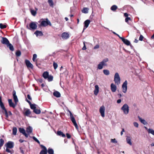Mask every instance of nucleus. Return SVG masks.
<instances>
[{
	"instance_id": "64",
	"label": "nucleus",
	"mask_w": 154,
	"mask_h": 154,
	"mask_svg": "<svg viewBox=\"0 0 154 154\" xmlns=\"http://www.w3.org/2000/svg\"><path fill=\"white\" fill-rule=\"evenodd\" d=\"M19 141L21 143H22L24 141H25V140H22L21 139H20L19 140Z\"/></svg>"
},
{
	"instance_id": "40",
	"label": "nucleus",
	"mask_w": 154,
	"mask_h": 154,
	"mask_svg": "<svg viewBox=\"0 0 154 154\" xmlns=\"http://www.w3.org/2000/svg\"><path fill=\"white\" fill-rule=\"evenodd\" d=\"M6 151L8 152H9L11 154H12L14 153L13 150H10L8 148H6Z\"/></svg>"
},
{
	"instance_id": "51",
	"label": "nucleus",
	"mask_w": 154,
	"mask_h": 154,
	"mask_svg": "<svg viewBox=\"0 0 154 154\" xmlns=\"http://www.w3.org/2000/svg\"><path fill=\"white\" fill-rule=\"evenodd\" d=\"M85 43H87V42H83L84 46L82 48V49L83 50H85L86 49V47L85 44Z\"/></svg>"
},
{
	"instance_id": "3",
	"label": "nucleus",
	"mask_w": 154,
	"mask_h": 154,
	"mask_svg": "<svg viewBox=\"0 0 154 154\" xmlns=\"http://www.w3.org/2000/svg\"><path fill=\"white\" fill-rule=\"evenodd\" d=\"M68 111L69 113L70 118L71 121H72V122L74 124L75 128L77 129H78V125L76 122L75 119L72 113L70 110H68Z\"/></svg>"
},
{
	"instance_id": "59",
	"label": "nucleus",
	"mask_w": 154,
	"mask_h": 154,
	"mask_svg": "<svg viewBox=\"0 0 154 154\" xmlns=\"http://www.w3.org/2000/svg\"><path fill=\"white\" fill-rule=\"evenodd\" d=\"M124 16L125 17H126V18L127 17H128V14L127 13H124Z\"/></svg>"
},
{
	"instance_id": "27",
	"label": "nucleus",
	"mask_w": 154,
	"mask_h": 154,
	"mask_svg": "<svg viewBox=\"0 0 154 154\" xmlns=\"http://www.w3.org/2000/svg\"><path fill=\"white\" fill-rule=\"evenodd\" d=\"M49 76L48 72L47 71L44 72L43 74V76L45 79H47Z\"/></svg>"
},
{
	"instance_id": "47",
	"label": "nucleus",
	"mask_w": 154,
	"mask_h": 154,
	"mask_svg": "<svg viewBox=\"0 0 154 154\" xmlns=\"http://www.w3.org/2000/svg\"><path fill=\"white\" fill-rule=\"evenodd\" d=\"M40 146L42 147V148H43V149L42 150H43L44 151H47V149L46 148L44 145H41Z\"/></svg>"
},
{
	"instance_id": "20",
	"label": "nucleus",
	"mask_w": 154,
	"mask_h": 154,
	"mask_svg": "<svg viewBox=\"0 0 154 154\" xmlns=\"http://www.w3.org/2000/svg\"><path fill=\"white\" fill-rule=\"evenodd\" d=\"M32 131V128L31 126H28L26 128V132L28 133L27 134H30Z\"/></svg>"
},
{
	"instance_id": "10",
	"label": "nucleus",
	"mask_w": 154,
	"mask_h": 154,
	"mask_svg": "<svg viewBox=\"0 0 154 154\" xmlns=\"http://www.w3.org/2000/svg\"><path fill=\"white\" fill-rule=\"evenodd\" d=\"M2 39L1 41V43L4 45H7L10 42L8 39L5 37H2Z\"/></svg>"
},
{
	"instance_id": "50",
	"label": "nucleus",
	"mask_w": 154,
	"mask_h": 154,
	"mask_svg": "<svg viewBox=\"0 0 154 154\" xmlns=\"http://www.w3.org/2000/svg\"><path fill=\"white\" fill-rule=\"evenodd\" d=\"M111 142L112 143H116L117 142V141L115 139H112L111 140Z\"/></svg>"
},
{
	"instance_id": "16",
	"label": "nucleus",
	"mask_w": 154,
	"mask_h": 154,
	"mask_svg": "<svg viewBox=\"0 0 154 154\" xmlns=\"http://www.w3.org/2000/svg\"><path fill=\"white\" fill-rule=\"evenodd\" d=\"M8 102L9 106L13 108H14L17 104V103H13L11 99H8Z\"/></svg>"
},
{
	"instance_id": "6",
	"label": "nucleus",
	"mask_w": 154,
	"mask_h": 154,
	"mask_svg": "<svg viewBox=\"0 0 154 154\" xmlns=\"http://www.w3.org/2000/svg\"><path fill=\"white\" fill-rule=\"evenodd\" d=\"M26 27L28 29H35L37 28V23L36 22H32L31 23L29 24L30 28H29L28 25Z\"/></svg>"
},
{
	"instance_id": "15",
	"label": "nucleus",
	"mask_w": 154,
	"mask_h": 154,
	"mask_svg": "<svg viewBox=\"0 0 154 154\" xmlns=\"http://www.w3.org/2000/svg\"><path fill=\"white\" fill-rule=\"evenodd\" d=\"M61 37L63 39H66L69 38V35L68 33L64 32L62 34Z\"/></svg>"
},
{
	"instance_id": "54",
	"label": "nucleus",
	"mask_w": 154,
	"mask_h": 154,
	"mask_svg": "<svg viewBox=\"0 0 154 154\" xmlns=\"http://www.w3.org/2000/svg\"><path fill=\"white\" fill-rule=\"evenodd\" d=\"M131 20V18L130 17H127L125 19V21L126 23H128V20Z\"/></svg>"
},
{
	"instance_id": "56",
	"label": "nucleus",
	"mask_w": 154,
	"mask_h": 154,
	"mask_svg": "<svg viewBox=\"0 0 154 154\" xmlns=\"http://www.w3.org/2000/svg\"><path fill=\"white\" fill-rule=\"evenodd\" d=\"M66 137L68 138L69 139V138H70L71 136L68 133H66Z\"/></svg>"
},
{
	"instance_id": "49",
	"label": "nucleus",
	"mask_w": 154,
	"mask_h": 154,
	"mask_svg": "<svg viewBox=\"0 0 154 154\" xmlns=\"http://www.w3.org/2000/svg\"><path fill=\"white\" fill-rule=\"evenodd\" d=\"M47 151H44L43 150H42L40 153L39 154H47Z\"/></svg>"
},
{
	"instance_id": "61",
	"label": "nucleus",
	"mask_w": 154,
	"mask_h": 154,
	"mask_svg": "<svg viewBox=\"0 0 154 154\" xmlns=\"http://www.w3.org/2000/svg\"><path fill=\"white\" fill-rule=\"evenodd\" d=\"M27 98H28L29 99V100H31V99H31V97H30V95L29 94H28V95H27Z\"/></svg>"
},
{
	"instance_id": "25",
	"label": "nucleus",
	"mask_w": 154,
	"mask_h": 154,
	"mask_svg": "<svg viewBox=\"0 0 154 154\" xmlns=\"http://www.w3.org/2000/svg\"><path fill=\"white\" fill-rule=\"evenodd\" d=\"M34 34L36 35L37 36H42L43 35L42 32L41 31L36 30L34 33Z\"/></svg>"
},
{
	"instance_id": "57",
	"label": "nucleus",
	"mask_w": 154,
	"mask_h": 154,
	"mask_svg": "<svg viewBox=\"0 0 154 154\" xmlns=\"http://www.w3.org/2000/svg\"><path fill=\"white\" fill-rule=\"evenodd\" d=\"M125 131V130L124 128H122V131L121 132V135L122 136L123 134V132Z\"/></svg>"
},
{
	"instance_id": "60",
	"label": "nucleus",
	"mask_w": 154,
	"mask_h": 154,
	"mask_svg": "<svg viewBox=\"0 0 154 154\" xmlns=\"http://www.w3.org/2000/svg\"><path fill=\"white\" fill-rule=\"evenodd\" d=\"M121 99H118L117 101V102L118 103H120L121 102Z\"/></svg>"
},
{
	"instance_id": "5",
	"label": "nucleus",
	"mask_w": 154,
	"mask_h": 154,
	"mask_svg": "<svg viewBox=\"0 0 154 154\" xmlns=\"http://www.w3.org/2000/svg\"><path fill=\"white\" fill-rule=\"evenodd\" d=\"M0 106L2 110H3L4 111L5 114V116L6 118H8V112L6 109L2 101V98L0 96Z\"/></svg>"
},
{
	"instance_id": "46",
	"label": "nucleus",
	"mask_w": 154,
	"mask_h": 154,
	"mask_svg": "<svg viewBox=\"0 0 154 154\" xmlns=\"http://www.w3.org/2000/svg\"><path fill=\"white\" fill-rule=\"evenodd\" d=\"M40 146L42 147V148H43V149L42 150H43L44 151H47V149L46 148L44 145H41Z\"/></svg>"
},
{
	"instance_id": "43",
	"label": "nucleus",
	"mask_w": 154,
	"mask_h": 154,
	"mask_svg": "<svg viewBox=\"0 0 154 154\" xmlns=\"http://www.w3.org/2000/svg\"><path fill=\"white\" fill-rule=\"evenodd\" d=\"M32 138L38 143L40 144V142L35 137L33 136L32 137Z\"/></svg>"
},
{
	"instance_id": "39",
	"label": "nucleus",
	"mask_w": 154,
	"mask_h": 154,
	"mask_svg": "<svg viewBox=\"0 0 154 154\" xmlns=\"http://www.w3.org/2000/svg\"><path fill=\"white\" fill-rule=\"evenodd\" d=\"M36 105L35 104H32L31 105H30V107L31 109L33 110V111L34 110V109H35L36 107Z\"/></svg>"
},
{
	"instance_id": "23",
	"label": "nucleus",
	"mask_w": 154,
	"mask_h": 154,
	"mask_svg": "<svg viewBox=\"0 0 154 154\" xmlns=\"http://www.w3.org/2000/svg\"><path fill=\"white\" fill-rule=\"evenodd\" d=\"M138 118L140 122L144 125L147 124V122L144 119L141 118L140 116H138Z\"/></svg>"
},
{
	"instance_id": "33",
	"label": "nucleus",
	"mask_w": 154,
	"mask_h": 154,
	"mask_svg": "<svg viewBox=\"0 0 154 154\" xmlns=\"http://www.w3.org/2000/svg\"><path fill=\"white\" fill-rule=\"evenodd\" d=\"M48 2L50 6L53 7L54 4L52 0H48Z\"/></svg>"
},
{
	"instance_id": "35",
	"label": "nucleus",
	"mask_w": 154,
	"mask_h": 154,
	"mask_svg": "<svg viewBox=\"0 0 154 154\" xmlns=\"http://www.w3.org/2000/svg\"><path fill=\"white\" fill-rule=\"evenodd\" d=\"M17 128L15 127H14L12 129V133L14 135H16L17 134Z\"/></svg>"
},
{
	"instance_id": "29",
	"label": "nucleus",
	"mask_w": 154,
	"mask_h": 154,
	"mask_svg": "<svg viewBox=\"0 0 154 154\" xmlns=\"http://www.w3.org/2000/svg\"><path fill=\"white\" fill-rule=\"evenodd\" d=\"M53 95L57 97H59L60 96V93L57 91L54 92L53 93Z\"/></svg>"
},
{
	"instance_id": "22",
	"label": "nucleus",
	"mask_w": 154,
	"mask_h": 154,
	"mask_svg": "<svg viewBox=\"0 0 154 154\" xmlns=\"http://www.w3.org/2000/svg\"><path fill=\"white\" fill-rule=\"evenodd\" d=\"M95 89L94 90V94L97 95L99 91V88L98 85H96L95 86Z\"/></svg>"
},
{
	"instance_id": "12",
	"label": "nucleus",
	"mask_w": 154,
	"mask_h": 154,
	"mask_svg": "<svg viewBox=\"0 0 154 154\" xmlns=\"http://www.w3.org/2000/svg\"><path fill=\"white\" fill-rule=\"evenodd\" d=\"M19 131L20 133H22L26 137H28V134L26 133L25 130L24 128H20L19 129Z\"/></svg>"
},
{
	"instance_id": "17",
	"label": "nucleus",
	"mask_w": 154,
	"mask_h": 154,
	"mask_svg": "<svg viewBox=\"0 0 154 154\" xmlns=\"http://www.w3.org/2000/svg\"><path fill=\"white\" fill-rule=\"evenodd\" d=\"M7 148H12L14 147V143L11 141H9L7 143Z\"/></svg>"
},
{
	"instance_id": "11",
	"label": "nucleus",
	"mask_w": 154,
	"mask_h": 154,
	"mask_svg": "<svg viewBox=\"0 0 154 154\" xmlns=\"http://www.w3.org/2000/svg\"><path fill=\"white\" fill-rule=\"evenodd\" d=\"M25 63L26 66L28 68L32 69L33 68V65L30 62L27 60H26L25 61Z\"/></svg>"
},
{
	"instance_id": "52",
	"label": "nucleus",
	"mask_w": 154,
	"mask_h": 154,
	"mask_svg": "<svg viewBox=\"0 0 154 154\" xmlns=\"http://www.w3.org/2000/svg\"><path fill=\"white\" fill-rule=\"evenodd\" d=\"M134 125V126L136 128H138V124L137 122H134L133 123Z\"/></svg>"
},
{
	"instance_id": "41",
	"label": "nucleus",
	"mask_w": 154,
	"mask_h": 154,
	"mask_svg": "<svg viewBox=\"0 0 154 154\" xmlns=\"http://www.w3.org/2000/svg\"><path fill=\"white\" fill-rule=\"evenodd\" d=\"M53 76L52 75H49L48 78H47L49 82L51 81L53 79Z\"/></svg>"
},
{
	"instance_id": "38",
	"label": "nucleus",
	"mask_w": 154,
	"mask_h": 154,
	"mask_svg": "<svg viewBox=\"0 0 154 154\" xmlns=\"http://www.w3.org/2000/svg\"><path fill=\"white\" fill-rule=\"evenodd\" d=\"M104 74L106 75H108L109 74V71L107 69H104L103 71Z\"/></svg>"
},
{
	"instance_id": "42",
	"label": "nucleus",
	"mask_w": 154,
	"mask_h": 154,
	"mask_svg": "<svg viewBox=\"0 0 154 154\" xmlns=\"http://www.w3.org/2000/svg\"><path fill=\"white\" fill-rule=\"evenodd\" d=\"M21 54V52L20 51H17L16 53V55L17 57H19Z\"/></svg>"
},
{
	"instance_id": "48",
	"label": "nucleus",
	"mask_w": 154,
	"mask_h": 154,
	"mask_svg": "<svg viewBox=\"0 0 154 154\" xmlns=\"http://www.w3.org/2000/svg\"><path fill=\"white\" fill-rule=\"evenodd\" d=\"M37 57V55L36 54H34L33 55V57H32V60L33 61H35V60L36 58Z\"/></svg>"
},
{
	"instance_id": "7",
	"label": "nucleus",
	"mask_w": 154,
	"mask_h": 154,
	"mask_svg": "<svg viewBox=\"0 0 154 154\" xmlns=\"http://www.w3.org/2000/svg\"><path fill=\"white\" fill-rule=\"evenodd\" d=\"M41 26H45L49 25L51 26V24L50 21L48 19H47L46 20H43L40 23Z\"/></svg>"
},
{
	"instance_id": "36",
	"label": "nucleus",
	"mask_w": 154,
	"mask_h": 154,
	"mask_svg": "<svg viewBox=\"0 0 154 154\" xmlns=\"http://www.w3.org/2000/svg\"><path fill=\"white\" fill-rule=\"evenodd\" d=\"M148 133L151 134L154 136V130L153 129L149 128L148 130Z\"/></svg>"
},
{
	"instance_id": "24",
	"label": "nucleus",
	"mask_w": 154,
	"mask_h": 154,
	"mask_svg": "<svg viewBox=\"0 0 154 154\" xmlns=\"http://www.w3.org/2000/svg\"><path fill=\"white\" fill-rule=\"evenodd\" d=\"M31 113V112L30 110L29 109H26V110L24 113V115L27 116H29Z\"/></svg>"
},
{
	"instance_id": "21",
	"label": "nucleus",
	"mask_w": 154,
	"mask_h": 154,
	"mask_svg": "<svg viewBox=\"0 0 154 154\" xmlns=\"http://www.w3.org/2000/svg\"><path fill=\"white\" fill-rule=\"evenodd\" d=\"M126 141L127 143L129 144L130 145H132V143L131 142V138L129 136H126Z\"/></svg>"
},
{
	"instance_id": "32",
	"label": "nucleus",
	"mask_w": 154,
	"mask_h": 154,
	"mask_svg": "<svg viewBox=\"0 0 154 154\" xmlns=\"http://www.w3.org/2000/svg\"><path fill=\"white\" fill-rule=\"evenodd\" d=\"M48 152L49 154H54V151L53 149L50 148H48L47 151Z\"/></svg>"
},
{
	"instance_id": "34",
	"label": "nucleus",
	"mask_w": 154,
	"mask_h": 154,
	"mask_svg": "<svg viewBox=\"0 0 154 154\" xmlns=\"http://www.w3.org/2000/svg\"><path fill=\"white\" fill-rule=\"evenodd\" d=\"M33 112L36 114H39L40 113L41 111L40 109H37L36 108L34 109L33 111Z\"/></svg>"
},
{
	"instance_id": "19",
	"label": "nucleus",
	"mask_w": 154,
	"mask_h": 154,
	"mask_svg": "<svg viewBox=\"0 0 154 154\" xmlns=\"http://www.w3.org/2000/svg\"><path fill=\"white\" fill-rule=\"evenodd\" d=\"M121 40L122 41L124 42V44L127 45H130V42L127 39H125V38H122Z\"/></svg>"
},
{
	"instance_id": "31",
	"label": "nucleus",
	"mask_w": 154,
	"mask_h": 154,
	"mask_svg": "<svg viewBox=\"0 0 154 154\" xmlns=\"http://www.w3.org/2000/svg\"><path fill=\"white\" fill-rule=\"evenodd\" d=\"M36 11H35L33 10H31L30 12L31 14L33 16H35L36 14V11L38 10V9L35 8Z\"/></svg>"
},
{
	"instance_id": "63",
	"label": "nucleus",
	"mask_w": 154,
	"mask_h": 154,
	"mask_svg": "<svg viewBox=\"0 0 154 154\" xmlns=\"http://www.w3.org/2000/svg\"><path fill=\"white\" fill-rule=\"evenodd\" d=\"M8 115H9L10 116H11L12 115V113L10 111H9L8 112Z\"/></svg>"
},
{
	"instance_id": "9",
	"label": "nucleus",
	"mask_w": 154,
	"mask_h": 154,
	"mask_svg": "<svg viewBox=\"0 0 154 154\" xmlns=\"http://www.w3.org/2000/svg\"><path fill=\"white\" fill-rule=\"evenodd\" d=\"M105 108L104 106H102L100 108L99 111L100 112L101 114V116L103 117H104L105 116Z\"/></svg>"
},
{
	"instance_id": "14",
	"label": "nucleus",
	"mask_w": 154,
	"mask_h": 154,
	"mask_svg": "<svg viewBox=\"0 0 154 154\" xmlns=\"http://www.w3.org/2000/svg\"><path fill=\"white\" fill-rule=\"evenodd\" d=\"M13 97L15 103H17L18 101V100L16 95V92L15 90H14L13 91Z\"/></svg>"
},
{
	"instance_id": "53",
	"label": "nucleus",
	"mask_w": 154,
	"mask_h": 154,
	"mask_svg": "<svg viewBox=\"0 0 154 154\" xmlns=\"http://www.w3.org/2000/svg\"><path fill=\"white\" fill-rule=\"evenodd\" d=\"M143 36L142 35H140L139 38V40L140 41H142L143 40Z\"/></svg>"
},
{
	"instance_id": "4",
	"label": "nucleus",
	"mask_w": 154,
	"mask_h": 154,
	"mask_svg": "<svg viewBox=\"0 0 154 154\" xmlns=\"http://www.w3.org/2000/svg\"><path fill=\"white\" fill-rule=\"evenodd\" d=\"M114 81L115 84L117 85H119L120 84V78L118 72H116L115 74Z\"/></svg>"
},
{
	"instance_id": "45",
	"label": "nucleus",
	"mask_w": 154,
	"mask_h": 154,
	"mask_svg": "<svg viewBox=\"0 0 154 154\" xmlns=\"http://www.w3.org/2000/svg\"><path fill=\"white\" fill-rule=\"evenodd\" d=\"M53 66L54 67V68L55 69H56L58 65L57 64L55 63V62H54L53 64Z\"/></svg>"
},
{
	"instance_id": "2",
	"label": "nucleus",
	"mask_w": 154,
	"mask_h": 154,
	"mask_svg": "<svg viewBox=\"0 0 154 154\" xmlns=\"http://www.w3.org/2000/svg\"><path fill=\"white\" fill-rule=\"evenodd\" d=\"M121 109L123 111L124 114L127 115L129 112V107L127 104L125 103L122 106Z\"/></svg>"
},
{
	"instance_id": "18",
	"label": "nucleus",
	"mask_w": 154,
	"mask_h": 154,
	"mask_svg": "<svg viewBox=\"0 0 154 154\" xmlns=\"http://www.w3.org/2000/svg\"><path fill=\"white\" fill-rule=\"evenodd\" d=\"M110 88L112 92H115L117 90L116 86L113 83L111 84Z\"/></svg>"
},
{
	"instance_id": "30",
	"label": "nucleus",
	"mask_w": 154,
	"mask_h": 154,
	"mask_svg": "<svg viewBox=\"0 0 154 154\" xmlns=\"http://www.w3.org/2000/svg\"><path fill=\"white\" fill-rule=\"evenodd\" d=\"M117 8V6L116 5H114L111 7L110 9L113 11H115Z\"/></svg>"
},
{
	"instance_id": "8",
	"label": "nucleus",
	"mask_w": 154,
	"mask_h": 154,
	"mask_svg": "<svg viewBox=\"0 0 154 154\" xmlns=\"http://www.w3.org/2000/svg\"><path fill=\"white\" fill-rule=\"evenodd\" d=\"M128 82L127 80H125L123 83L122 85V92L124 93H126L127 90Z\"/></svg>"
},
{
	"instance_id": "13",
	"label": "nucleus",
	"mask_w": 154,
	"mask_h": 154,
	"mask_svg": "<svg viewBox=\"0 0 154 154\" xmlns=\"http://www.w3.org/2000/svg\"><path fill=\"white\" fill-rule=\"evenodd\" d=\"M90 23V21L89 20H86L84 22V23L85 25L84 27L83 32L84 30L88 27Z\"/></svg>"
},
{
	"instance_id": "44",
	"label": "nucleus",
	"mask_w": 154,
	"mask_h": 154,
	"mask_svg": "<svg viewBox=\"0 0 154 154\" xmlns=\"http://www.w3.org/2000/svg\"><path fill=\"white\" fill-rule=\"evenodd\" d=\"M6 26L5 25H4L2 23H0V28L2 29H4L6 28Z\"/></svg>"
},
{
	"instance_id": "1",
	"label": "nucleus",
	"mask_w": 154,
	"mask_h": 154,
	"mask_svg": "<svg viewBox=\"0 0 154 154\" xmlns=\"http://www.w3.org/2000/svg\"><path fill=\"white\" fill-rule=\"evenodd\" d=\"M109 61V59L108 58H105L103 59L102 61L100 62L98 65L97 68L99 69H103V66H107V63Z\"/></svg>"
},
{
	"instance_id": "28",
	"label": "nucleus",
	"mask_w": 154,
	"mask_h": 154,
	"mask_svg": "<svg viewBox=\"0 0 154 154\" xmlns=\"http://www.w3.org/2000/svg\"><path fill=\"white\" fill-rule=\"evenodd\" d=\"M7 47H8L10 50L11 51H14V48L13 45L10 43L7 45Z\"/></svg>"
},
{
	"instance_id": "26",
	"label": "nucleus",
	"mask_w": 154,
	"mask_h": 154,
	"mask_svg": "<svg viewBox=\"0 0 154 154\" xmlns=\"http://www.w3.org/2000/svg\"><path fill=\"white\" fill-rule=\"evenodd\" d=\"M57 135L60 136H61L63 137H65L66 136L62 132L60 131H57Z\"/></svg>"
},
{
	"instance_id": "37",
	"label": "nucleus",
	"mask_w": 154,
	"mask_h": 154,
	"mask_svg": "<svg viewBox=\"0 0 154 154\" xmlns=\"http://www.w3.org/2000/svg\"><path fill=\"white\" fill-rule=\"evenodd\" d=\"M88 9L87 8H84L82 10V12L83 13L86 14L88 12Z\"/></svg>"
},
{
	"instance_id": "62",
	"label": "nucleus",
	"mask_w": 154,
	"mask_h": 154,
	"mask_svg": "<svg viewBox=\"0 0 154 154\" xmlns=\"http://www.w3.org/2000/svg\"><path fill=\"white\" fill-rule=\"evenodd\" d=\"M26 101L29 103V104L30 106L31 105L32 103H31V102H30V101H29V100H28L27 99L26 100Z\"/></svg>"
},
{
	"instance_id": "58",
	"label": "nucleus",
	"mask_w": 154,
	"mask_h": 154,
	"mask_svg": "<svg viewBox=\"0 0 154 154\" xmlns=\"http://www.w3.org/2000/svg\"><path fill=\"white\" fill-rule=\"evenodd\" d=\"M99 45H97L94 47V49H96L98 48H99Z\"/></svg>"
},
{
	"instance_id": "55",
	"label": "nucleus",
	"mask_w": 154,
	"mask_h": 154,
	"mask_svg": "<svg viewBox=\"0 0 154 154\" xmlns=\"http://www.w3.org/2000/svg\"><path fill=\"white\" fill-rule=\"evenodd\" d=\"M20 152L23 154H24V152L21 147L20 148Z\"/></svg>"
}]
</instances>
